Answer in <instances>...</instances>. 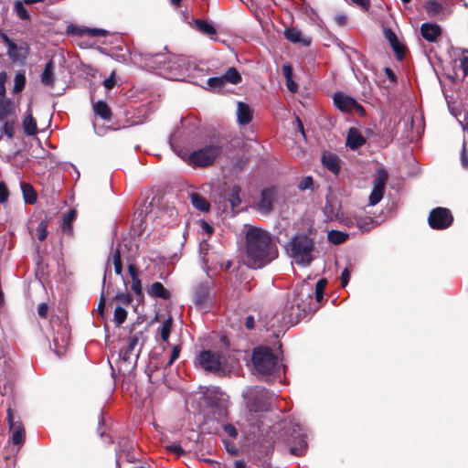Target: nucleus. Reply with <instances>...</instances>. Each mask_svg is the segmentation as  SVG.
I'll use <instances>...</instances> for the list:
<instances>
[{"label": "nucleus", "mask_w": 468, "mask_h": 468, "mask_svg": "<svg viewBox=\"0 0 468 468\" xmlns=\"http://www.w3.org/2000/svg\"><path fill=\"white\" fill-rule=\"evenodd\" d=\"M279 256L275 238L267 230L258 227H249L245 233L244 263L257 270L270 264Z\"/></svg>", "instance_id": "1"}, {"label": "nucleus", "mask_w": 468, "mask_h": 468, "mask_svg": "<svg viewBox=\"0 0 468 468\" xmlns=\"http://www.w3.org/2000/svg\"><path fill=\"white\" fill-rule=\"evenodd\" d=\"M252 363L256 370L262 375L274 376L283 371L279 356L266 346H259L253 350Z\"/></svg>", "instance_id": "2"}, {"label": "nucleus", "mask_w": 468, "mask_h": 468, "mask_svg": "<svg viewBox=\"0 0 468 468\" xmlns=\"http://www.w3.org/2000/svg\"><path fill=\"white\" fill-rule=\"evenodd\" d=\"M287 252L294 261L303 266H308L313 260L314 244L306 235H296L286 247Z\"/></svg>", "instance_id": "3"}, {"label": "nucleus", "mask_w": 468, "mask_h": 468, "mask_svg": "<svg viewBox=\"0 0 468 468\" xmlns=\"http://www.w3.org/2000/svg\"><path fill=\"white\" fill-rule=\"evenodd\" d=\"M197 362L205 371L219 376L229 371L226 356L219 351L204 350L197 356Z\"/></svg>", "instance_id": "4"}, {"label": "nucleus", "mask_w": 468, "mask_h": 468, "mask_svg": "<svg viewBox=\"0 0 468 468\" xmlns=\"http://www.w3.org/2000/svg\"><path fill=\"white\" fill-rule=\"evenodd\" d=\"M133 244L131 240H123L122 242L117 243L116 247L112 250L108 262L112 261L114 271L117 275H122V259H125L127 261H132L133 257Z\"/></svg>", "instance_id": "5"}, {"label": "nucleus", "mask_w": 468, "mask_h": 468, "mask_svg": "<svg viewBox=\"0 0 468 468\" xmlns=\"http://www.w3.org/2000/svg\"><path fill=\"white\" fill-rule=\"evenodd\" d=\"M220 154V146L215 144L207 145L193 152L189 156V161L192 165L197 166H207L212 165Z\"/></svg>", "instance_id": "6"}, {"label": "nucleus", "mask_w": 468, "mask_h": 468, "mask_svg": "<svg viewBox=\"0 0 468 468\" xmlns=\"http://www.w3.org/2000/svg\"><path fill=\"white\" fill-rule=\"evenodd\" d=\"M453 218L449 209L437 207L431 211L428 221L431 228L435 229H444L450 227Z\"/></svg>", "instance_id": "7"}, {"label": "nucleus", "mask_w": 468, "mask_h": 468, "mask_svg": "<svg viewBox=\"0 0 468 468\" xmlns=\"http://www.w3.org/2000/svg\"><path fill=\"white\" fill-rule=\"evenodd\" d=\"M388 180V173L384 169L377 172V176L373 180V189L369 195V205L376 206L383 198L386 183Z\"/></svg>", "instance_id": "8"}, {"label": "nucleus", "mask_w": 468, "mask_h": 468, "mask_svg": "<svg viewBox=\"0 0 468 468\" xmlns=\"http://www.w3.org/2000/svg\"><path fill=\"white\" fill-rule=\"evenodd\" d=\"M7 420L12 433V442L16 445L23 443L25 430L15 410L11 408L7 410Z\"/></svg>", "instance_id": "9"}, {"label": "nucleus", "mask_w": 468, "mask_h": 468, "mask_svg": "<svg viewBox=\"0 0 468 468\" xmlns=\"http://www.w3.org/2000/svg\"><path fill=\"white\" fill-rule=\"evenodd\" d=\"M334 102L336 108H338L342 112H352L356 111L359 113H364L363 107L357 103V101L346 95H344L340 92H337L334 96Z\"/></svg>", "instance_id": "10"}, {"label": "nucleus", "mask_w": 468, "mask_h": 468, "mask_svg": "<svg viewBox=\"0 0 468 468\" xmlns=\"http://www.w3.org/2000/svg\"><path fill=\"white\" fill-rule=\"evenodd\" d=\"M287 322L291 324L297 323L304 314V307H301L298 300L294 297L288 302L284 308Z\"/></svg>", "instance_id": "11"}, {"label": "nucleus", "mask_w": 468, "mask_h": 468, "mask_svg": "<svg viewBox=\"0 0 468 468\" xmlns=\"http://www.w3.org/2000/svg\"><path fill=\"white\" fill-rule=\"evenodd\" d=\"M275 189L266 188L261 191V199L257 205L258 210L262 214H268L272 210V204L275 199Z\"/></svg>", "instance_id": "12"}, {"label": "nucleus", "mask_w": 468, "mask_h": 468, "mask_svg": "<svg viewBox=\"0 0 468 468\" xmlns=\"http://www.w3.org/2000/svg\"><path fill=\"white\" fill-rule=\"evenodd\" d=\"M69 343V337L67 330L64 328L61 332H57L53 336V350L58 356H61L66 353Z\"/></svg>", "instance_id": "13"}, {"label": "nucleus", "mask_w": 468, "mask_h": 468, "mask_svg": "<svg viewBox=\"0 0 468 468\" xmlns=\"http://www.w3.org/2000/svg\"><path fill=\"white\" fill-rule=\"evenodd\" d=\"M237 122L239 125H247L252 121L253 110L249 104L239 101L237 104Z\"/></svg>", "instance_id": "14"}, {"label": "nucleus", "mask_w": 468, "mask_h": 468, "mask_svg": "<svg viewBox=\"0 0 468 468\" xmlns=\"http://www.w3.org/2000/svg\"><path fill=\"white\" fill-rule=\"evenodd\" d=\"M209 298V287L207 284H199L194 293V302L197 306L203 309L207 306Z\"/></svg>", "instance_id": "15"}, {"label": "nucleus", "mask_w": 468, "mask_h": 468, "mask_svg": "<svg viewBox=\"0 0 468 468\" xmlns=\"http://www.w3.org/2000/svg\"><path fill=\"white\" fill-rule=\"evenodd\" d=\"M420 33L427 41L433 42L441 35V28L436 24L424 23L420 27Z\"/></svg>", "instance_id": "16"}, {"label": "nucleus", "mask_w": 468, "mask_h": 468, "mask_svg": "<svg viewBox=\"0 0 468 468\" xmlns=\"http://www.w3.org/2000/svg\"><path fill=\"white\" fill-rule=\"evenodd\" d=\"M366 143L365 138L360 132L356 128H350L346 136V145L352 149L356 150Z\"/></svg>", "instance_id": "17"}, {"label": "nucleus", "mask_w": 468, "mask_h": 468, "mask_svg": "<svg viewBox=\"0 0 468 468\" xmlns=\"http://www.w3.org/2000/svg\"><path fill=\"white\" fill-rule=\"evenodd\" d=\"M143 336L142 332H137L131 336H129L127 342V347L122 352V356L124 361H130L131 356L133 355V353L136 350L137 346L139 345V342Z\"/></svg>", "instance_id": "18"}, {"label": "nucleus", "mask_w": 468, "mask_h": 468, "mask_svg": "<svg viewBox=\"0 0 468 468\" xmlns=\"http://www.w3.org/2000/svg\"><path fill=\"white\" fill-rule=\"evenodd\" d=\"M285 37L292 43H300L304 47L311 44V38L303 35V33L296 28H287L284 31Z\"/></svg>", "instance_id": "19"}, {"label": "nucleus", "mask_w": 468, "mask_h": 468, "mask_svg": "<svg viewBox=\"0 0 468 468\" xmlns=\"http://www.w3.org/2000/svg\"><path fill=\"white\" fill-rule=\"evenodd\" d=\"M323 165L334 175H338L340 170L339 158L332 153H324L322 155Z\"/></svg>", "instance_id": "20"}, {"label": "nucleus", "mask_w": 468, "mask_h": 468, "mask_svg": "<svg viewBox=\"0 0 468 468\" xmlns=\"http://www.w3.org/2000/svg\"><path fill=\"white\" fill-rule=\"evenodd\" d=\"M23 131L27 136H33L37 133V120L33 117L30 108L23 120Z\"/></svg>", "instance_id": "21"}, {"label": "nucleus", "mask_w": 468, "mask_h": 468, "mask_svg": "<svg viewBox=\"0 0 468 468\" xmlns=\"http://www.w3.org/2000/svg\"><path fill=\"white\" fill-rule=\"evenodd\" d=\"M384 35L385 37L388 40L397 57L399 58H402L404 54V48L398 40L396 34L391 29L388 28L384 30Z\"/></svg>", "instance_id": "22"}, {"label": "nucleus", "mask_w": 468, "mask_h": 468, "mask_svg": "<svg viewBox=\"0 0 468 468\" xmlns=\"http://www.w3.org/2000/svg\"><path fill=\"white\" fill-rule=\"evenodd\" d=\"M54 62L49 60L41 74V83L48 87H53L55 83V76H54Z\"/></svg>", "instance_id": "23"}, {"label": "nucleus", "mask_w": 468, "mask_h": 468, "mask_svg": "<svg viewBox=\"0 0 468 468\" xmlns=\"http://www.w3.org/2000/svg\"><path fill=\"white\" fill-rule=\"evenodd\" d=\"M192 206L202 212H207L210 209L209 202L198 193L190 194Z\"/></svg>", "instance_id": "24"}, {"label": "nucleus", "mask_w": 468, "mask_h": 468, "mask_svg": "<svg viewBox=\"0 0 468 468\" xmlns=\"http://www.w3.org/2000/svg\"><path fill=\"white\" fill-rule=\"evenodd\" d=\"M15 113V104L7 98L0 99V121Z\"/></svg>", "instance_id": "25"}, {"label": "nucleus", "mask_w": 468, "mask_h": 468, "mask_svg": "<svg viewBox=\"0 0 468 468\" xmlns=\"http://www.w3.org/2000/svg\"><path fill=\"white\" fill-rule=\"evenodd\" d=\"M93 111L96 115L103 120L109 121L112 116V112L108 104L103 101H98L93 104Z\"/></svg>", "instance_id": "26"}, {"label": "nucleus", "mask_w": 468, "mask_h": 468, "mask_svg": "<svg viewBox=\"0 0 468 468\" xmlns=\"http://www.w3.org/2000/svg\"><path fill=\"white\" fill-rule=\"evenodd\" d=\"M76 218V211L74 209L69 210L63 216L61 229L62 232L71 236L73 233L72 222Z\"/></svg>", "instance_id": "27"}, {"label": "nucleus", "mask_w": 468, "mask_h": 468, "mask_svg": "<svg viewBox=\"0 0 468 468\" xmlns=\"http://www.w3.org/2000/svg\"><path fill=\"white\" fill-rule=\"evenodd\" d=\"M148 292H149L150 295H152L154 297H159V298H162V299H165V300H167L170 297L169 291L166 290L165 288V286L161 282H154L151 285Z\"/></svg>", "instance_id": "28"}, {"label": "nucleus", "mask_w": 468, "mask_h": 468, "mask_svg": "<svg viewBox=\"0 0 468 468\" xmlns=\"http://www.w3.org/2000/svg\"><path fill=\"white\" fill-rule=\"evenodd\" d=\"M172 63L180 75H184L191 67V61L185 56L175 57Z\"/></svg>", "instance_id": "29"}, {"label": "nucleus", "mask_w": 468, "mask_h": 468, "mask_svg": "<svg viewBox=\"0 0 468 468\" xmlns=\"http://www.w3.org/2000/svg\"><path fill=\"white\" fill-rule=\"evenodd\" d=\"M194 24L196 28L204 35L213 36L217 33V30L214 27V26L206 20L195 19Z\"/></svg>", "instance_id": "30"}, {"label": "nucleus", "mask_w": 468, "mask_h": 468, "mask_svg": "<svg viewBox=\"0 0 468 468\" xmlns=\"http://www.w3.org/2000/svg\"><path fill=\"white\" fill-rule=\"evenodd\" d=\"M3 40L7 48V54L12 59L18 58L17 51H21L23 48L16 46V44L11 40L6 35H3Z\"/></svg>", "instance_id": "31"}, {"label": "nucleus", "mask_w": 468, "mask_h": 468, "mask_svg": "<svg viewBox=\"0 0 468 468\" xmlns=\"http://www.w3.org/2000/svg\"><path fill=\"white\" fill-rule=\"evenodd\" d=\"M21 189L27 203L34 204L37 201V194L32 186L23 183L21 184Z\"/></svg>", "instance_id": "32"}, {"label": "nucleus", "mask_w": 468, "mask_h": 468, "mask_svg": "<svg viewBox=\"0 0 468 468\" xmlns=\"http://www.w3.org/2000/svg\"><path fill=\"white\" fill-rule=\"evenodd\" d=\"M296 427L298 429L297 432H298L299 437H300L299 446L292 447L290 452L293 455L301 456V455L303 454L307 444H306V441L303 439V434L302 433L303 429L299 425H296Z\"/></svg>", "instance_id": "33"}, {"label": "nucleus", "mask_w": 468, "mask_h": 468, "mask_svg": "<svg viewBox=\"0 0 468 468\" xmlns=\"http://www.w3.org/2000/svg\"><path fill=\"white\" fill-rule=\"evenodd\" d=\"M222 77H223L225 83L229 82L231 84H238L241 81L240 74L233 67L228 69V70L225 72V74Z\"/></svg>", "instance_id": "34"}, {"label": "nucleus", "mask_w": 468, "mask_h": 468, "mask_svg": "<svg viewBox=\"0 0 468 468\" xmlns=\"http://www.w3.org/2000/svg\"><path fill=\"white\" fill-rule=\"evenodd\" d=\"M239 193L240 188L238 186H233L229 190L228 199L232 208L237 207L240 204Z\"/></svg>", "instance_id": "35"}, {"label": "nucleus", "mask_w": 468, "mask_h": 468, "mask_svg": "<svg viewBox=\"0 0 468 468\" xmlns=\"http://www.w3.org/2000/svg\"><path fill=\"white\" fill-rule=\"evenodd\" d=\"M173 320L172 317H168L160 327V336L164 342H168V338L171 333Z\"/></svg>", "instance_id": "36"}, {"label": "nucleus", "mask_w": 468, "mask_h": 468, "mask_svg": "<svg viewBox=\"0 0 468 468\" xmlns=\"http://www.w3.org/2000/svg\"><path fill=\"white\" fill-rule=\"evenodd\" d=\"M348 235L346 233L338 231V230H331L328 233V240L333 244H340L343 243Z\"/></svg>", "instance_id": "37"}, {"label": "nucleus", "mask_w": 468, "mask_h": 468, "mask_svg": "<svg viewBox=\"0 0 468 468\" xmlns=\"http://www.w3.org/2000/svg\"><path fill=\"white\" fill-rule=\"evenodd\" d=\"M126 317H127V311L121 306H116V308L114 310V315H113V321L116 324V325L119 326L122 324H123L124 321L126 320Z\"/></svg>", "instance_id": "38"}, {"label": "nucleus", "mask_w": 468, "mask_h": 468, "mask_svg": "<svg viewBox=\"0 0 468 468\" xmlns=\"http://www.w3.org/2000/svg\"><path fill=\"white\" fill-rule=\"evenodd\" d=\"M442 10V5L437 1L431 0L426 3V11L430 16H436Z\"/></svg>", "instance_id": "39"}, {"label": "nucleus", "mask_w": 468, "mask_h": 468, "mask_svg": "<svg viewBox=\"0 0 468 468\" xmlns=\"http://www.w3.org/2000/svg\"><path fill=\"white\" fill-rule=\"evenodd\" d=\"M23 4V1L16 0L15 3V11L20 19L27 20L29 19L30 16Z\"/></svg>", "instance_id": "40"}, {"label": "nucleus", "mask_w": 468, "mask_h": 468, "mask_svg": "<svg viewBox=\"0 0 468 468\" xmlns=\"http://www.w3.org/2000/svg\"><path fill=\"white\" fill-rule=\"evenodd\" d=\"M26 84V76L24 73L17 72L15 76L14 93L20 92Z\"/></svg>", "instance_id": "41"}, {"label": "nucleus", "mask_w": 468, "mask_h": 468, "mask_svg": "<svg viewBox=\"0 0 468 468\" xmlns=\"http://www.w3.org/2000/svg\"><path fill=\"white\" fill-rule=\"evenodd\" d=\"M16 130V123L14 121L5 122L2 127V133L6 135L9 139L14 138Z\"/></svg>", "instance_id": "42"}, {"label": "nucleus", "mask_w": 468, "mask_h": 468, "mask_svg": "<svg viewBox=\"0 0 468 468\" xmlns=\"http://www.w3.org/2000/svg\"><path fill=\"white\" fill-rule=\"evenodd\" d=\"M327 284V282L325 279H321L317 282L315 285V298L317 302H321L324 297V291L325 289V286Z\"/></svg>", "instance_id": "43"}, {"label": "nucleus", "mask_w": 468, "mask_h": 468, "mask_svg": "<svg viewBox=\"0 0 468 468\" xmlns=\"http://www.w3.org/2000/svg\"><path fill=\"white\" fill-rule=\"evenodd\" d=\"M37 236L40 241H43L48 236V223L42 220L37 228Z\"/></svg>", "instance_id": "44"}, {"label": "nucleus", "mask_w": 468, "mask_h": 468, "mask_svg": "<svg viewBox=\"0 0 468 468\" xmlns=\"http://www.w3.org/2000/svg\"><path fill=\"white\" fill-rule=\"evenodd\" d=\"M207 83L211 89H221L225 84L222 76L209 78Z\"/></svg>", "instance_id": "45"}, {"label": "nucleus", "mask_w": 468, "mask_h": 468, "mask_svg": "<svg viewBox=\"0 0 468 468\" xmlns=\"http://www.w3.org/2000/svg\"><path fill=\"white\" fill-rule=\"evenodd\" d=\"M314 186V181L311 176H305L301 180V182L298 185V187L300 190L304 191L307 189H312Z\"/></svg>", "instance_id": "46"}, {"label": "nucleus", "mask_w": 468, "mask_h": 468, "mask_svg": "<svg viewBox=\"0 0 468 468\" xmlns=\"http://www.w3.org/2000/svg\"><path fill=\"white\" fill-rule=\"evenodd\" d=\"M7 74L5 71L0 72V99L5 98V82Z\"/></svg>", "instance_id": "47"}, {"label": "nucleus", "mask_w": 468, "mask_h": 468, "mask_svg": "<svg viewBox=\"0 0 468 468\" xmlns=\"http://www.w3.org/2000/svg\"><path fill=\"white\" fill-rule=\"evenodd\" d=\"M9 197V191L4 182H0V203H5Z\"/></svg>", "instance_id": "48"}, {"label": "nucleus", "mask_w": 468, "mask_h": 468, "mask_svg": "<svg viewBox=\"0 0 468 468\" xmlns=\"http://www.w3.org/2000/svg\"><path fill=\"white\" fill-rule=\"evenodd\" d=\"M131 288L135 294H137V295L142 294V285H141V281L139 280V278H134L133 280Z\"/></svg>", "instance_id": "49"}, {"label": "nucleus", "mask_w": 468, "mask_h": 468, "mask_svg": "<svg viewBox=\"0 0 468 468\" xmlns=\"http://www.w3.org/2000/svg\"><path fill=\"white\" fill-rule=\"evenodd\" d=\"M180 351H181V348L179 346H175L173 347L170 359L167 362V366H171L178 358Z\"/></svg>", "instance_id": "50"}, {"label": "nucleus", "mask_w": 468, "mask_h": 468, "mask_svg": "<svg viewBox=\"0 0 468 468\" xmlns=\"http://www.w3.org/2000/svg\"><path fill=\"white\" fill-rule=\"evenodd\" d=\"M115 300L126 305L130 304L132 302V298L128 293H119L115 296Z\"/></svg>", "instance_id": "51"}, {"label": "nucleus", "mask_w": 468, "mask_h": 468, "mask_svg": "<svg viewBox=\"0 0 468 468\" xmlns=\"http://www.w3.org/2000/svg\"><path fill=\"white\" fill-rule=\"evenodd\" d=\"M356 225L361 229H368L366 228L367 225L371 224L373 220L370 218H356Z\"/></svg>", "instance_id": "52"}, {"label": "nucleus", "mask_w": 468, "mask_h": 468, "mask_svg": "<svg viewBox=\"0 0 468 468\" xmlns=\"http://www.w3.org/2000/svg\"><path fill=\"white\" fill-rule=\"evenodd\" d=\"M352 3L359 6L361 9L367 11L370 7V0H351Z\"/></svg>", "instance_id": "53"}, {"label": "nucleus", "mask_w": 468, "mask_h": 468, "mask_svg": "<svg viewBox=\"0 0 468 468\" xmlns=\"http://www.w3.org/2000/svg\"><path fill=\"white\" fill-rule=\"evenodd\" d=\"M350 279V271L348 268H345L341 274V284L342 287H346Z\"/></svg>", "instance_id": "54"}, {"label": "nucleus", "mask_w": 468, "mask_h": 468, "mask_svg": "<svg viewBox=\"0 0 468 468\" xmlns=\"http://www.w3.org/2000/svg\"><path fill=\"white\" fill-rule=\"evenodd\" d=\"M225 432L230 436L231 438L235 439L238 436V431L235 429V427L231 424H228L224 426Z\"/></svg>", "instance_id": "55"}, {"label": "nucleus", "mask_w": 468, "mask_h": 468, "mask_svg": "<svg viewBox=\"0 0 468 468\" xmlns=\"http://www.w3.org/2000/svg\"><path fill=\"white\" fill-rule=\"evenodd\" d=\"M170 452L177 454V455H182L184 454V450L183 448L177 444V443H173L169 446L166 447Z\"/></svg>", "instance_id": "56"}, {"label": "nucleus", "mask_w": 468, "mask_h": 468, "mask_svg": "<svg viewBox=\"0 0 468 468\" xmlns=\"http://www.w3.org/2000/svg\"><path fill=\"white\" fill-rule=\"evenodd\" d=\"M461 161H462L463 166L467 168L468 167V155L466 153L465 143H463V145Z\"/></svg>", "instance_id": "57"}, {"label": "nucleus", "mask_w": 468, "mask_h": 468, "mask_svg": "<svg viewBox=\"0 0 468 468\" xmlns=\"http://www.w3.org/2000/svg\"><path fill=\"white\" fill-rule=\"evenodd\" d=\"M324 213L327 215V218H330V219H333L337 217V213H334L333 210H332V205L331 204H326L324 208Z\"/></svg>", "instance_id": "58"}, {"label": "nucleus", "mask_w": 468, "mask_h": 468, "mask_svg": "<svg viewBox=\"0 0 468 468\" xmlns=\"http://www.w3.org/2000/svg\"><path fill=\"white\" fill-rule=\"evenodd\" d=\"M89 35L92 37H103L106 35V31L99 28L88 29Z\"/></svg>", "instance_id": "59"}, {"label": "nucleus", "mask_w": 468, "mask_h": 468, "mask_svg": "<svg viewBox=\"0 0 468 468\" xmlns=\"http://www.w3.org/2000/svg\"><path fill=\"white\" fill-rule=\"evenodd\" d=\"M200 225L202 230L206 232L207 235H211L213 233V228L205 220H201Z\"/></svg>", "instance_id": "60"}, {"label": "nucleus", "mask_w": 468, "mask_h": 468, "mask_svg": "<svg viewBox=\"0 0 468 468\" xmlns=\"http://www.w3.org/2000/svg\"><path fill=\"white\" fill-rule=\"evenodd\" d=\"M282 71L285 79H292V69L290 65H283L282 66Z\"/></svg>", "instance_id": "61"}, {"label": "nucleus", "mask_w": 468, "mask_h": 468, "mask_svg": "<svg viewBox=\"0 0 468 468\" xmlns=\"http://www.w3.org/2000/svg\"><path fill=\"white\" fill-rule=\"evenodd\" d=\"M286 86H287L288 90H289L291 92H292V93L296 92V90H297V85H296V83L294 82V80H292V79H287V80H286Z\"/></svg>", "instance_id": "62"}, {"label": "nucleus", "mask_w": 468, "mask_h": 468, "mask_svg": "<svg viewBox=\"0 0 468 468\" xmlns=\"http://www.w3.org/2000/svg\"><path fill=\"white\" fill-rule=\"evenodd\" d=\"M461 65H462L463 73L465 75H468V51H467V55H464L463 57V58L461 59Z\"/></svg>", "instance_id": "63"}, {"label": "nucleus", "mask_w": 468, "mask_h": 468, "mask_svg": "<svg viewBox=\"0 0 468 468\" xmlns=\"http://www.w3.org/2000/svg\"><path fill=\"white\" fill-rule=\"evenodd\" d=\"M48 308L46 303L39 304V306L37 308L38 315L41 317H46V315L48 314Z\"/></svg>", "instance_id": "64"}]
</instances>
